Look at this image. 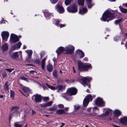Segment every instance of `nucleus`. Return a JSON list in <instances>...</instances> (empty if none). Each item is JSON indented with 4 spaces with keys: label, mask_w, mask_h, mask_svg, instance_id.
Wrapping results in <instances>:
<instances>
[{
    "label": "nucleus",
    "mask_w": 127,
    "mask_h": 127,
    "mask_svg": "<svg viewBox=\"0 0 127 127\" xmlns=\"http://www.w3.org/2000/svg\"><path fill=\"white\" fill-rule=\"evenodd\" d=\"M117 11V10L113 11L108 9L103 14L101 18H100V20L101 21H106L108 22L109 21L111 20L115 17V13Z\"/></svg>",
    "instance_id": "1"
},
{
    "label": "nucleus",
    "mask_w": 127,
    "mask_h": 127,
    "mask_svg": "<svg viewBox=\"0 0 127 127\" xmlns=\"http://www.w3.org/2000/svg\"><path fill=\"white\" fill-rule=\"evenodd\" d=\"M78 80L84 86L87 85L88 88H89L90 87V84H87L86 82V81H88V82L91 81L92 80V78L90 77H81L80 79H78Z\"/></svg>",
    "instance_id": "2"
},
{
    "label": "nucleus",
    "mask_w": 127,
    "mask_h": 127,
    "mask_svg": "<svg viewBox=\"0 0 127 127\" xmlns=\"http://www.w3.org/2000/svg\"><path fill=\"white\" fill-rule=\"evenodd\" d=\"M92 67L91 64H87L82 63L78 65V68L80 71H88Z\"/></svg>",
    "instance_id": "3"
},
{
    "label": "nucleus",
    "mask_w": 127,
    "mask_h": 127,
    "mask_svg": "<svg viewBox=\"0 0 127 127\" xmlns=\"http://www.w3.org/2000/svg\"><path fill=\"white\" fill-rule=\"evenodd\" d=\"M67 10L69 12L75 13L77 11V7L75 4H74L68 7L67 8Z\"/></svg>",
    "instance_id": "4"
},
{
    "label": "nucleus",
    "mask_w": 127,
    "mask_h": 127,
    "mask_svg": "<svg viewBox=\"0 0 127 127\" xmlns=\"http://www.w3.org/2000/svg\"><path fill=\"white\" fill-rule=\"evenodd\" d=\"M92 100V97L91 95H88L84 99L83 101V105L85 107H86L88 105L89 101H91Z\"/></svg>",
    "instance_id": "5"
},
{
    "label": "nucleus",
    "mask_w": 127,
    "mask_h": 127,
    "mask_svg": "<svg viewBox=\"0 0 127 127\" xmlns=\"http://www.w3.org/2000/svg\"><path fill=\"white\" fill-rule=\"evenodd\" d=\"M77 92V90L75 88L72 87L68 89L67 94L69 96H71L75 95Z\"/></svg>",
    "instance_id": "6"
},
{
    "label": "nucleus",
    "mask_w": 127,
    "mask_h": 127,
    "mask_svg": "<svg viewBox=\"0 0 127 127\" xmlns=\"http://www.w3.org/2000/svg\"><path fill=\"white\" fill-rule=\"evenodd\" d=\"M19 40V39L18 36L15 34L12 33L10 35V41L12 43H14L17 42Z\"/></svg>",
    "instance_id": "7"
},
{
    "label": "nucleus",
    "mask_w": 127,
    "mask_h": 127,
    "mask_svg": "<svg viewBox=\"0 0 127 127\" xmlns=\"http://www.w3.org/2000/svg\"><path fill=\"white\" fill-rule=\"evenodd\" d=\"M65 51L67 54H71L73 52L74 48V46L69 45L67 46L65 48Z\"/></svg>",
    "instance_id": "8"
},
{
    "label": "nucleus",
    "mask_w": 127,
    "mask_h": 127,
    "mask_svg": "<svg viewBox=\"0 0 127 127\" xmlns=\"http://www.w3.org/2000/svg\"><path fill=\"white\" fill-rule=\"evenodd\" d=\"M9 35V33L7 31H3L2 32L1 35L2 39L4 41H7Z\"/></svg>",
    "instance_id": "9"
},
{
    "label": "nucleus",
    "mask_w": 127,
    "mask_h": 127,
    "mask_svg": "<svg viewBox=\"0 0 127 127\" xmlns=\"http://www.w3.org/2000/svg\"><path fill=\"white\" fill-rule=\"evenodd\" d=\"M95 103L99 106L103 107L104 106V103L102 99L99 97L97 98L96 99Z\"/></svg>",
    "instance_id": "10"
},
{
    "label": "nucleus",
    "mask_w": 127,
    "mask_h": 127,
    "mask_svg": "<svg viewBox=\"0 0 127 127\" xmlns=\"http://www.w3.org/2000/svg\"><path fill=\"white\" fill-rule=\"evenodd\" d=\"M22 89L24 91L25 94H24L20 91V92L24 96H27L29 95V93L30 92V90L27 87L24 86H22L21 87Z\"/></svg>",
    "instance_id": "11"
},
{
    "label": "nucleus",
    "mask_w": 127,
    "mask_h": 127,
    "mask_svg": "<svg viewBox=\"0 0 127 127\" xmlns=\"http://www.w3.org/2000/svg\"><path fill=\"white\" fill-rule=\"evenodd\" d=\"M75 56L76 57L82 58L85 55L84 53L81 50L78 49L76 51Z\"/></svg>",
    "instance_id": "12"
},
{
    "label": "nucleus",
    "mask_w": 127,
    "mask_h": 127,
    "mask_svg": "<svg viewBox=\"0 0 127 127\" xmlns=\"http://www.w3.org/2000/svg\"><path fill=\"white\" fill-rule=\"evenodd\" d=\"M119 123L125 125H127V116H124L120 119L119 121Z\"/></svg>",
    "instance_id": "13"
},
{
    "label": "nucleus",
    "mask_w": 127,
    "mask_h": 127,
    "mask_svg": "<svg viewBox=\"0 0 127 127\" xmlns=\"http://www.w3.org/2000/svg\"><path fill=\"white\" fill-rule=\"evenodd\" d=\"M114 118L113 119L115 120H117L118 117L121 114V113L120 111L118 110H116L114 111Z\"/></svg>",
    "instance_id": "14"
},
{
    "label": "nucleus",
    "mask_w": 127,
    "mask_h": 127,
    "mask_svg": "<svg viewBox=\"0 0 127 127\" xmlns=\"http://www.w3.org/2000/svg\"><path fill=\"white\" fill-rule=\"evenodd\" d=\"M56 8L60 13H63L64 12V8L61 5L57 4L56 6Z\"/></svg>",
    "instance_id": "15"
},
{
    "label": "nucleus",
    "mask_w": 127,
    "mask_h": 127,
    "mask_svg": "<svg viewBox=\"0 0 127 127\" xmlns=\"http://www.w3.org/2000/svg\"><path fill=\"white\" fill-rule=\"evenodd\" d=\"M33 97H34L35 100V102H40L42 99V96L40 95L36 94L34 95Z\"/></svg>",
    "instance_id": "16"
},
{
    "label": "nucleus",
    "mask_w": 127,
    "mask_h": 127,
    "mask_svg": "<svg viewBox=\"0 0 127 127\" xmlns=\"http://www.w3.org/2000/svg\"><path fill=\"white\" fill-rule=\"evenodd\" d=\"M53 23L56 26L58 27H60V28H62L65 27L66 26V24H59V23L60 21L58 20H54Z\"/></svg>",
    "instance_id": "17"
},
{
    "label": "nucleus",
    "mask_w": 127,
    "mask_h": 127,
    "mask_svg": "<svg viewBox=\"0 0 127 127\" xmlns=\"http://www.w3.org/2000/svg\"><path fill=\"white\" fill-rule=\"evenodd\" d=\"M64 51H65V48L61 47L58 48L56 51V52L58 55H59L62 53Z\"/></svg>",
    "instance_id": "18"
},
{
    "label": "nucleus",
    "mask_w": 127,
    "mask_h": 127,
    "mask_svg": "<svg viewBox=\"0 0 127 127\" xmlns=\"http://www.w3.org/2000/svg\"><path fill=\"white\" fill-rule=\"evenodd\" d=\"M8 49V46L7 43H4L2 45L1 49L3 51H7Z\"/></svg>",
    "instance_id": "19"
},
{
    "label": "nucleus",
    "mask_w": 127,
    "mask_h": 127,
    "mask_svg": "<svg viewBox=\"0 0 127 127\" xmlns=\"http://www.w3.org/2000/svg\"><path fill=\"white\" fill-rule=\"evenodd\" d=\"M43 12L45 18L48 19L50 17V16L52 15V14L48 12V11L46 10H43Z\"/></svg>",
    "instance_id": "20"
},
{
    "label": "nucleus",
    "mask_w": 127,
    "mask_h": 127,
    "mask_svg": "<svg viewBox=\"0 0 127 127\" xmlns=\"http://www.w3.org/2000/svg\"><path fill=\"white\" fill-rule=\"evenodd\" d=\"M21 45V43L20 42H19L16 44L12 46L11 49L12 50H15L19 48H20Z\"/></svg>",
    "instance_id": "21"
},
{
    "label": "nucleus",
    "mask_w": 127,
    "mask_h": 127,
    "mask_svg": "<svg viewBox=\"0 0 127 127\" xmlns=\"http://www.w3.org/2000/svg\"><path fill=\"white\" fill-rule=\"evenodd\" d=\"M87 11V9L85 8H83L80 10L79 13L81 14H83L86 13Z\"/></svg>",
    "instance_id": "22"
},
{
    "label": "nucleus",
    "mask_w": 127,
    "mask_h": 127,
    "mask_svg": "<svg viewBox=\"0 0 127 127\" xmlns=\"http://www.w3.org/2000/svg\"><path fill=\"white\" fill-rule=\"evenodd\" d=\"M18 52H15L13 53L11 56V58L13 59L18 58L19 57Z\"/></svg>",
    "instance_id": "23"
},
{
    "label": "nucleus",
    "mask_w": 127,
    "mask_h": 127,
    "mask_svg": "<svg viewBox=\"0 0 127 127\" xmlns=\"http://www.w3.org/2000/svg\"><path fill=\"white\" fill-rule=\"evenodd\" d=\"M47 58V57L46 56L42 60L41 62V68L43 70H44V65L45 64V61Z\"/></svg>",
    "instance_id": "24"
},
{
    "label": "nucleus",
    "mask_w": 127,
    "mask_h": 127,
    "mask_svg": "<svg viewBox=\"0 0 127 127\" xmlns=\"http://www.w3.org/2000/svg\"><path fill=\"white\" fill-rule=\"evenodd\" d=\"M112 111L111 109H107L105 114H102L101 116L103 117H106L108 115L109 113L111 112Z\"/></svg>",
    "instance_id": "25"
},
{
    "label": "nucleus",
    "mask_w": 127,
    "mask_h": 127,
    "mask_svg": "<svg viewBox=\"0 0 127 127\" xmlns=\"http://www.w3.org/2000/svg\"><path fill=\"white\" fill-rule=\"evenodd\" d=\"M52 103V101H50L45 104H41V106L42 107L49 106H51Z\"/></svg>",
    "instance_id": "26"
},
{
    "label": "nucleus",
    "mask_w": 127,
    "mask_h": 127,
    "mask_svg": "<svg viewBox=\"0 0 127 127\" xmlns=\"http://www.w3.org/2000/svg\"><path fill=\"white\" fill-rule=\"evenodd\" d=\"M25 51L28 53V59H30L32 53V50H26Z\"/></svg>",
    "instance_id": "27"
},
{
    "label": "nucleus",
    "mask_w": 127,
    "mask_h": 127,
    "mask_svg": "<svg viewBox=\"0 0 127 127\" xmlns=\"http://www.w3.org/2000/svg\"><path fill=\"white\" fill-rule=\"evenodd\" d=\"M18 108L19 107L18 106L13 107L11 108V110L13 112H14L17 113L16 112L18 111Z\"/></svg>",
    "instance_id": "28"
},
{
    "label": "nucleus",
    "mask_w": 127,
    "mask_h": 127,
    "mask_svg": "<svg viewBox=\"0 0 127 127\" xmlns=\"http://www.w3.org/2000/svg\"><path fill=\"white\" fill-rule=\"evenodd\" d=\"M47 68L49 71L51 72L53 70V66L51 64H48L47 66Z\"/></svg>",
    "instance_id": "29"
},
{
    "label": "nucleus",
    "mask_w": 127,
    "mask_h": 127,
    "mask_svg": "<svg viewBox=\"0 0 127 127\" xmlns=\"http://www.w3.org/2000/svg\"><path fill=\"white\" fill-rule=\"evenodd\" d=\"M65 113L64 110L63 109L58 110L56 111V113L62 114Z\"/></svg>",
    "instance_id": "30"
},
{
    "label": "nucleus",
    "mask_w": 127,
    "mask_h": 127,
    "mask_svg": "<svg viewBox=\"0 0 127 127\" xmlns=\"http://www.w3.org/2000/svg\"><path fill=\"white\" fill-rule=\"evenodd\" d=\"M119 8L121 12L123 13H126L127 12V9H124L123 8H122L121 7V6H120L119 7Z\"/></svg>",
    "instance_id": "31"
},
{
    "label": "nucleus",
    "mask_w": 127,
    "mask_h": 127,
    "mask_svg": "<svg viewBox=\"0 0 127 127\" xmlns=\"http://www.w3.org/2000/svg\"><path fill=\"white\" fill-rule=\"evenodd\" d=\"M3 88L4 90L6 91L8 90V86L7 83V82H5L4 85L3 86Z\"/></svg>",
    "instance_id": "32"
},
{
    "label": "nucleus",
    "mask_w": 127,
    "mask_h": 127,
    "mask_svg": "<svg viewBox=\"0 0 127 127\" xmlns=\"http://www.w3.org/2000/svg\"><path fill=\"white\" fill-rule=\"evenodd\" d=\"M73 0H65V4L66 5L69 4Z\"/></svg>",
    "instance_id": "33"
},
{
    "label": "nucleus",
    "mask_w": 127,
    "mask_h": 127,
    "mask_svg": "<svg viewBox=\"0 0 127 127\" xmlns=\"http://www.w3.org/2000/svg\"><path fill=\"white\" fill-rule=\"evenodd\" d=\"M63 88V87L62 85H59L57 86L56 88V89H57L58 90V91H61Z\"/></svg>",
    "instance_id": "34"
},
{
    "label": "nucleus",
    "mask_w": 127,
    "mask_h": 127,
    "mask_svg": "<svg viewBox=\"0 0 127 127\" xmlns=\"http://www.w3.org/2000/svg\"><path fill=\"white\" fill-rule=\"evenodd\" d=\"M46 85L49 88L53 90H54L56 89V88L54 86H50L47 83H46Z\"/></svg>",
    "instance_id": "35"
},
{
    "label": "nucleus",
    "mask_w": 127,
    "mask_h": 127,
    "mask_svg": "<svg viewBox=\"0 0 127 127\" xmlns=\"http://www.w3.org/2000/svg\"><path fill=\"white\" fill-rule=\"evenodd\" d=\"M84 0H78V4L80 5L83 6L84 4Z\"/></svg>",
    "instance_id": "36"
},
{
    "label": "nucleus",
    "mask_w": 127,
    "mask_h": 127,
    "mask_svg": "<svg viewBox=\"0 0 127 127\" xmlns=\"http://www.w3.org/2000/svg\"><path fill=\"white\" fill-rule=\"evenodd\" d=\"M57 109V107L56 105H54L53 106L48 109V110L49 111H52L56 110Z\"/></svg>",
    "instance_id": "37"
},
{
    "label": "nucleus",
    "mask_w": 127,
    "mask_h": 127,
    "mask_svg": "<svg viewBox=\"0 0 127 127\" xmlns=\"http://www.w3.org/2000/svg\"><path fill=\"white\" fill-rule=\"evenodd\" d=\"M122 20V18H120L119 19L116 20L115 22V23L116 24H118L121 22Z\"/></svg>",
    "instance_id": "38"
},
{
    "label": "nucleus",
    "mask_w": 127,
    "mask_h": 127,
    "mask_svg": "<svg viewBox=\"0 0 127 127\" xmlns=\"http://www.w3.org/2000/svg\"><path fill=\"white\" fill-rule=\"evenodd\" d=\"M53 75L54 77L55 78L57 77V71L56 70H54L53 72Z\"/></svg>",
    "instance_id": "39"
},
{
    "label": "nucleus",
    "mask_w": 127,
    "mask_h": 127,
    "mask_svg": "<svg viewBox=\"0 0 127 127\" xmlns=\"http://www.w3.org/2000/svg\"><path fill=\"white\" fill-rule=\"evenodd\" d=\"M87 4L88 7L89 8H91L94 5L93 4L91 3V2L87 3Z\"/></svg>",
    "instance_id": "40"
},
{
    "label": "nucleus",
    "mask_w": 127,
    "mask_h": 127,
    "mask_svg": "<svg viewBox=\"0 0 127 127\" xmlns=\"http://www.w3.org/2000/svg\"><path fill=\"white\" fill-rule=\"evenodd\" d=\"M58 0H50L51 2L53 4H55L57 2Z\"/></svg>",
    "instance_id": "41"
},
{
    "label": "nucleus",
    "mask_w": 127,
    "mask_h": 127,
    "mask_svg": "<svg viewBox=\"0 0 127 127\" xmlns=\"http://www.w3.org/2000/svg\"><path fill=\"white\" fill-rule=\"evenodd\" d=\"M14 95V92L12 90L10 91V96L13 97Z\"/></svg>",
    "instance_id": "42"
},
{
    "label": "nucleus",
    "mask_w": 127,
    "mask_h": 127,
    "mask_svg": "<svg viewBox=\"0 0 127 127\" xmlns=\"http://www.w3.org/2000/svg\"><path fill=\"white\" fill-rule=\"evenodd\" d=\"M5 70L6 71H8L9 73H10L12 71L14 70V69L13 68H11L10 69L7 68L5 69Z\"/></svg>",
    "instance_id": "43"
},
{
    "label": "nucleus",
    "mask_w": 127,
    "mask_h": 127,
    "mask_svg": "<svg viewBox=\"0 0 127 127\" xmlns=\"http://www.w3.org/2000/svg\"><path fill=\"white\" fill-rule=\"evenodd\" d=\"M15 126L16 127H22V126L21 125L17 123H15L14 124Z\"/></svg>",
    "instance_id": "44"
},
{
    "label": "nucleus",
    "mask_w": 127,
    "mask_h": 127,
    "mask_svg": "<svg viewBox=\"0 0 127 127\" xmlns=\"http://www.w3.org/2000/svg\"><path fill=\"white\" fill-rule=\"evenodd\" d=\"M20 79L22 80L26 81H27L28 80L26 78H25L23 76L21 77L20 78Z\"/></svg>",
    "instance_id": "45"
},
{
    "label": "nucleus",
    "mask_w": 127,
    "mask_h": 127,
    "mask_svg": "<svg viewBox=\"0 0 127 127\" xmlns=\"http://www.w3.org/2000/svg\"><path fill=\"white\" fill-rule=\"evenodd\" d=\"M43 100L45 101H47L49 100V98L48 97H44L43 98Z\"/></svg>",
    "instance_id": "46"
},
{
    "label": "nucleus",
    "mask_w": 127,
    "mask_h": 127,
    "mask_svg": "<svg viewBox=\"0 0 127 127\" xmlns=\"http://www.w3.org/2000/svg\"><path fill=\"white\" fill-rule=\"evenodd\" d=\"M13 113H12L10 114L9 115V119L10 120H11L12 119V117L14 116L13 115Z\"/></svg>",
    "instance_id": "47"
},
{
    "label": "nucleus",
    "mask_w": 127,
    "mask_h": 127,
    "mask_svg": "<svg viewBox=\"0 0 127 127\" xmlns=\"http://www.w3.org/2000/svg\"><path fill=\"white\" fill-rule=\"evenodd\" d=\"M119 37L118 36H116L114 38V40L115 41H117L119 39Z\"/></svg>",
    "instance_id": "48"
},
{
    "label": "nucleus",
    "mask_w": 127,
    "mask_h": 127,
    "mask_svg": "<svg viewBox=\"0 0 127 127\" xmlns=\"http://www.w3.org/2000/svg\"><path fill=\"white\" fill-rule=\"evenodd\" d=\"M58 106L59 108H63L64 107L63 105L61 104L58 105Z\"/></svg>",
    "instance_id": "49"
},
{
    "label": "nucleus",
    "mask_w": 127,
    "mask_h": 127,
    "mask_svg": "<svg viewBox=\"0 0 127 127\" xmlns=\"http://www.w3.org/2000/svg\"><path fill=\"white\" fill-rule=\"evenodd\" d=\"M7 74L6 73L4 72L2 73V75L3 78H5L6 77Z\"/></svg>",
    "instance_id": "50"
},
{
    "label": "nucleus",
    "mask_w": 127,
    "mask_h": 127,
    "mask_svg": "<svg viewBox=\"0 0 127 127\" xmlns=\"http://www.w3.org/2000/svg\"><path fill=\"white\" fill-rule=\"evenodd\" d=\"M88 60V58L86 57L84 58L83 59V61L84 62H87Z\"/></svg>",
    "instance_id": "51"
},
{
    "label": "nucleus",
    "mask_w": 127,
    "mask_h": 127,
    "mask_svg": "<svg viewBox=\"0 0 127 127\" xmlns=\"http://www.w3.org/2000/svg\"><path fill=\"white\" fill-rule=\"evenodd\" d=\"M79 106H78L75 105L74 106V108L76 109H79Z\"/></svg>",
    "instance_id": "52"
},
{
    "label": "nucleus",
    "mask_w": 127,
    "mask_h": 127,
    "mask_svg": "<svg viewBox=\"0 0 127 127\" xmlns=\"http://www.w3.org/2000/svg\"><path fill=\"white\" fill-rule=\"evenodd\" d=\"M122 5L123 6H125L126 7H127V3H123V4Z\"/></svg>",
    "instance_id": "53"
},
{
    "label": "nucleus",
    "mask_w": 127,
    "mask_h": 127,
    "mask_svg": "<svg viewBox=\"0 0 127 127\" xmlns=\"http://www.w3.org/2000/svg\"><path fill=\"white\" fill-rule=\"evenodd\" d=\"M69 107H65V111H68V109H69Z\"/></svg>",
    "instance_id": "54"
},
{
    "label": "nucleus",
    "mask_w": 127,
    "mask_h": 127,
    "mask_svg": "<svg viewBox=\"0 0 127 127\" xmlns=\"http://www.w3.org/2000/svg\"><path fill=\"white\" fill-rule=\"evenodd\" d=\"M92 0H86L87 3H90Z\"/></svg>",
    "instance_id": "55"
},
{
    "label": "nucleus",
    "mask_w": 127,
    "mask_h": 127,
    "mask_svg": "<svg viewBox=\"0 0 127 127\" xmlns=\"http://www.w3.org/2000/svg\"><path fill=\"white\" fill-rule=\"evenodd\" d=\"M43 52H41L40 53V56L41 57H42L43 56Z\"/></svg>",
    "instance_id": "56"
},
{
    "label": "nucleus",
    "mask_w": 127,
    "mask_h": 127,
    "mask_svg": "<svg viewBox=\"0 0 127 127\" xmlns=\"http://www.w3.org/2000/svg\"><path fill=\"white\" fill-rule=\"evenodd\" d=\"M91 108L90 107L87 109V111L89 112H90L91 110Z\"/></svg>",
    "instance_id": "57"
},
{
    "label": "nucleus",
    "mask_w": 127,
    "mask_h": 127,
    "mask_svg": "<svg viewBox=\"0 0 127 127\" xmlns=\"http://www.w3.org/2000/svg\"><path fill=\"white\" fill-rule=\"evenodd\" d=\"M32 114L33 115H34L35 113V112L33 110H32Z\"/></svg>",
    "instance_id": "58"
},
{
    "label": "nucleus",
    "mask_w": 127,
    "mask_h": 127,
    "mask_svg": "<svg viewBox=\"0 0 127 127\" xmlns=\"http://www.w3.org/2000/svg\"><path fill=\"white\" fill-rule=\"evenodd\" d=\"M66 94H62V96L63 97H64V98H65V95Z\"/></svg>",
    "instance_id": "59"
},
{
    "label": "nucleus",
    "mask_w": 127,
    "mask_h": 127,
    "mask_svg": "<svg viewBox=\"0 0 127 127\" xmlns=\"http://www.w3.org/2000/svg\"><path fill=\"white\" fill-rule=\"evenodd\" d=\"M113 126L115 127H120L115 125H113Z\"/></svg>",
    "instance_id": "60"
},
{
    "label": "nucleus",
    "mask_w": 127,
    "mask_h": 127,
    "mask_svg": "<svg viewBox=\"0 0 127 127\" xmlns=\"http://www.w3.org/2000/svg\"><path fill=\"white\" fill-rule=\"evenodd\" d=\"M26 47L25 45H24L23 46V48L24 49H25L26 48Z\"/></svg>",
    "instance_id": "61"
},
{
    "label": "nucleus",
    "mask_w": 127,
    "mask_h": 127,
    "mask_svg": "<svg viewBox=\"0 0 127 127\" xmlns=\"http://www.w3.org/2000/svg\"><path fill=\"white\" fill-rule=\"evenodd\" d=\"M93 109H97L98 108H97L96 107H95L93 108Z\"/></svg>",
    "instance_id": "62"
},
{
    "label": "nucleus",
    "mask_w": 127,
    "mask_h": 127,
    "mask_svg": "<svg viewBox=\"0 0 127 127\" xmlns=\"http://www.w3.org/2000/svg\"><path fill=\"white\" fill-rule=\"evenodd\" d=\"M3 97V95H0V97L1 98H2Z\"/></svg>",
    "instance_id": "63"
},
{
    "label": "nucleus",
    "mask_w": 127,
    "mask_h": 127,
    "mask_svg": "<svg viewBox=\"0 0 127 127\" xmlns=\"http://www.w3.org/2000/svg\"><path fill=\"white\" fill-rule=\"evenodd\" d=\"M56 59L55 58H54L53 59V60L54 62H55L56 61Z\"/></svg>",
    "instance_id": "64"
}]
</instances>
